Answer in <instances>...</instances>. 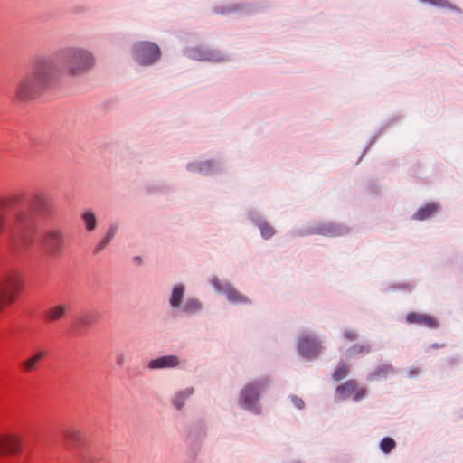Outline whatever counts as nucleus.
<instances>
[{
	"label": "nucleus",
	"mask_w": 463,
	"mask_h": 463,
	"mask_svg": "<svg viewBox=\"0 0 463 463\" xmlns=\"http://www.w3.org/2000/svg\"><path fill=\"white\" fill-rule=\"evenodd\" d=\"M185 294V286L183 283H176L171 288L169 297V305L172 310L175 312H182L187 317H192L200 314L203 311V305L202 301L196 297L186 298L184 305Z\"/></svg>",
	"instance_id": "20e7f679"
},
{
	"label": "nucleus",
	"mask_w": 463,
	"mask_h": 463,
	"mask_svg": "<svg viewBox=\"0 0 463 463\" xmlns=\"http://www.w3.org/2000/svg\"><path fill=\"white\" fill-rule=\"evenodd\" d=\"M248 216L249 219L259 227L263 239L268 240L275 234V229L261 216L259 212L251 210L249 212Z\"/></svg>",
	"instance_id": "2eb2a0df"
},
{
	"label": "nucleus",
	"mask_w": 463,
	"mask_h": 463,
	"mask_svg": "<svg viewBox=\"0 0 463 463\" xmlns=\"http://www.w3.org/2000/svg\"><path fill=\"white\" fill-rule=\"evenodd\" d=\"M63 438L68 442H72L77 439V433L73 430H66L63 434Z\"/></svg>",
	"instance_id": "c756f323"
},
{
	"label": "nucleus",
	"mask_w": 463,
	"mask_h": 463,
	"mask_svg": "<svg viewBox=\"0 0 463 463\" xmlns=\"http://www.w3.org/2000/svg\"><path fill=\"white\" fill-rule=\"evenodd\" d=\"M348 374V366L345 363H340L336 371L333 374L335 381H340L345 378Z\"/></svg>",
	"instance_id": "c85d7f7f"
},
{
	"label": "nucleus",
	"mask_w": 463,
	"mask_h": 463,
	"mask_svg": "<svg viewBox=\"0 0 463 463\" xmlns=\"http://www.w3.org/2000/svg\"><path fill=\"white\" fill-rule=\"evenodd\" d=\"M116 362L118 366H122L125 363V354L119 351L116 354Z\"/></svg>",
	"instance_id": "473e14b6"
},
{
	"label": "nucleus",
	"mask_w": 463,
	"mask_h": 463,
	"mask_svg": "<svg viewBox=\"0 0 463 463\" xmlns=\"http://www.w3.org/2000/svg\"><path fill=\"white\" fill-rule=\"evenodd\" d=\"M38 244L46 256L56 257L65 247V235L61 229H48L41 233Z\"/></svg>",
	"instance_id": "423d86ee"
},
{
	"label": "nucleus",
	"mask_w": 463,
	"mask_h": 463,
	"mask_svg": "<svg viewBox=\"0 0 463 463\" xmlns=\"http://www.w3.org/2000/svg\"><path fill=\"white\" fill-rule=\"evenodd\" d=\"M52 212V203L42 193L0 197V233L6 232L13 251L25 252L34 243L39 218L50 216Z\"/></svg>",
	"instance_id": "f03ea898"
},
{
	"label": "nucleus",
	"mask_w": 463,
	"mask_h": 463,
	"mask_svg": "<svg viewBox=\"0 0 463 463\" xmlns=\"http://www.w3.org/2000/svg\"><path fill=\"white\" fill-rule=\"evenodd\" d=\"M181 366L179 356L175 354L163 355L148 362L147 367L150 370L175 369Z\"/></svg>",
	"instance_id": "4468645a"
},
{
	"label": "nucleus",
	"mask_w": 463,
	"mask_h": 463,
	"mask_svg": "<svg viewBox=\"0 0 463 463\" xmlns=\"http://www.w3.org/2000/svg\"><path fill=\"white\" fill-rule=\"evenodd\" d=\"M266 7L263 2H237L216 5L213 12L217 14L252 15L262 12Z\"/></svg>",
	"instance_id": "0eeeda50"
},
{
	"label": "nucleus",
	"mask_w": 463,
	"mask_h": 463,
	"mask_svg": "<svg viewBox=\"0 0 463 463\" xmlns=\"http://www.w3.org/2000/svg\"><path fill=\"white\" fill-rule=\"evenodd\" d=\"M118 231V223H111L107 232L105 236L100 240V241L95 246L94 253L99 254L102 250L106 249V247L110 243V241L113 240L115 235L117 234Z\"/></svg>",
	"instance_id": "a211bd4d"
},
{
	"label": "nucleus",
	"mask_w": 463,
	"mask_h": 463,
	"mask_svg": "<svg viewBox=\"0 0 463 463\" xmlns=\"http://www.w3.org/2000/svg\"><path fill=\"white\" fill-rule=\"evenodd\" d=\"M291 401H292V403L298 408V409H302L304 408V401L301 399V398H298V396H291Z\"/></svg>",
	"instance_id": "2f4dec72"
},
{
	"label": "nucleus",
	"mask_w": 463,
	"mask_h": 463,
	"mask_svg": "<svg viewBox=\"0 0 463 463\" xmlns=\"http://www.w3.org/2000/svg\"><path fill=\"white\" fill-rule=\"evenodd\" d=\"M195 390L194 387H185L176 391L171 397V404L177 411H182L186 402L194 395Z\"/></svg>",
	"instance_id": "dca6fc26"
},
{
	"label": "nucleus",
	"mask_w": 463,
	"mask_h": 463,
	"mask_svg": "<svg viewBox=\"0 0 463 463\" xmlns=\"http://www.w3.org/2000/svg\"><path fill=\"white\" fill-rule=\"evenodd\" d=\"M393 373H394V369L392 368V366H391L389 364H383L377 370H375L373 373H370L369 376L367 377V379L370 381L378 380L381 378H385L389 374H392Z\"/></svg>",
	"instance_id": "5701e85b"
},
{
	"label": "nucleus",
	"mask_w": 463,
	"mask_h": 463,
	"mask_svg": "<svg viewBox=\"0 0 463 463\" xmlns=\"http://www.w3.org/2000/svg\"><path fill=\"white\" fill-rule=\"evenodd\" d=\"M269 383L270 379L268 376L258 377L247 382L239 393V406L255 415H260L262 411L260 397Z\"/></svg>",
	"instance_id": "7ed1b4c3"
},
{
	"label": "nucleus",
	"mask_w": 463,
	"mask_h": 463,
	"mask_svg": "<svg viewBox=\"0 0 463 463\" xmlns=\"http://www.w3.org/2000/svg\"><path fill=\"white\" fill-rule=\"evenodd\" d=\"M134 262L137 263V264H141L142 263V258L140 256H136L134 258Z\"/></svg>",
	"instance_id": "72a5a7b5"
},
{
	"label": "nucleus",
	"mask_w": 463,
	"mask_h": 463,
	"mask_svg": "<svg viewBox=\"0 0 463 463\" xmlns=\"http://www.w3.org/2000/svg\"><path fill=\"white\" fill-rule=\"evenodd\" d=\"M371 347L368 344L355 345L348 349L347 356L354 357L356 355H364L369 354Z\"/></svg>",
	"instance_id": "a878e982"
},
{
	"label": "nucleus",
	"mask_w": 463,
	"mask_h": 463,
	"mask_svg": "<svg viewBox=\"0 0 463 463\" xmlns=\"http://www.w3.org/2000/svg\"><path fill=\"white\" fill-rule=\"evenodd\" d=\"M205 436V425L203 421L198 420L194 422L188 430V439L192 442H197L203 439Z\"/></svg>",
	"instance_id": "aec40b11"
},
{
	"label": "nucleus",
	"mask_w": 463,
	"mask_h": 463,
	"mask_svg": "<svg viewBox=\"0 0 463 463\" xmlns=\"http://www.w3.org/2000/svg\"><path fill=\"white\" fill-rule=\"evenodd\" d=\"M439 209V205L436 203H429L425 207L420 208L414 214V218L417 220H425L431 217L434 213Z\"/></svg>",
	"instance_id": "4be33fe9"
},
{
	"label": "nucleus",
	"mask_w": 463,
	"mask_h": 463,
	"mask_svg": "<svg viewBox=\"0 0 463 463\" xmlns=\"http://www.w3.org/2000/svg\"><path fill=\"white\" fill-rule=\"evenodd\" d=\"M21 449V441L17 437L5 436L0 438V456L14 454Z\"/></svg>",
	"instance_id": "f3484780"
},
{
	"label": "nucleus",
	"mask_w": 463,
	"mask_h": 463,
	"mask_svg": "<svg viewBox=\"0 0 463 463\" xmlns=\"http://www.w3.org/2000/svg\"><path fill=\"white\" fill-rule=\"evenodd\" d=\"M400 288H408L409 290L411 289V288L409 285H402Z\"/></svg>",
	"instance_id": "e433bc0d"
},
{
	"label": "nucleus",
	"mask_w": 463,
	"mask_h": 463,
	"mask_svg": "<svg viewBox=\"0 0 463 463\" xmlns=\"http://www.w3.org/2000/svg\"><path fill=\"white\" fill-rule=\"evenodd\" d=\"M183 52L185 57L198 61L224 63L232 60L227 52L207 45L188 46Z\"/></svg>",
	"instance_id": "39448f33"
},
{
	"label": "nucleus",
	"mask_w": 463,
	"mask_h": 463,
	"mask_svg": "<svg viewBox=\"0 0 463 463\" xmlns=\"http://www.w3.org/2000/svg\"><path fill=\"white\" fill-rule=\"evenodd\" d=\"M133 58L137 63L142 66H151L159 61L161 50L152 42L141 41L134 43L132 47Z\"/></svg>",
	"instance_id": "6e6552de"
},
{
	"label": "nucleus",
	"mask_w": 463,
	"mask_h": 463,
	"mask_svg": "<svg viewBox=\"0 0 463 463\" xmlns=\"http://www.w3.org/2000/svg\"><path fill=\"white\" fill-rule=\"evenodd\" d=\"M81 219L88 232H93L97 227V218L91 210H86L81 214Z\"/></svg>",
	"instance_id": "b1692460"
},
{
	"label": "nucleus",
	"mask_w": 463,
	"mask_h": 463,
	"mask_svg": "<svg viewBox=\"0 0 463 463\" xmlns=\"http://www.w3.org/2000/svg\"><path fill=\"white\" fill-rule=\"evenodd\" d=\"M395 445L396 443L393 439L386 437L381 440L380 448L383 452L390 453L394 449Z\"/></svg>",
	"instance_id": "cd10ccee"
},
{
	"label": "nucleus",
	"mask_w": 463,
	"mask_h": 463,
	"mask_svg": "<svg viewBox=\"0 0 463 463\" xmlns=\"http://www.w3.org/2000/svg\"><path fill=\"white\" fill-rule=\"evenodd\" d=\"M45 355V352L43 351H38L36 354H34L33 356L28 358L27 360L24 361L22 363V367L24 370L30 372L36 368L37 363L43 359Z\"/></svg>",
	"instance_id": "393cba45"
},
{
	"label": "nucleus",
	"mask_w": 463,
	"mask_h": 463,
	"mask_svg": "<svg viewBox=\"0 0 463 463\" xmlns=\"http://www.w3.org/2000/svg\"><path fill=\"white\" fill-rule=\"evenodd\" d=\"M67 312V307L65 305H56L49 309H47L44 313V318L50 322L57 321L62 318Z\"/></svg>",
	"instance_id": "412c9836"
},
{
	"label": "nucleus",
	"mask_w": 463,
	"mask_h": 463,
	"mask_svg": "<svg viewBox=\"0 0 463 463\" xmlns=\"http://www.w3.org/2000/svg\"><path fill=\"white\" fill-rule=\"evenodd\" d=\"M91 320L87 316H81L76 318L72 325V330L75 335H80L83 327L90 325Z\"/></svg>",
	"instance_id": "bb28decb"
},
{
	"label": "nucleus",
	"mask_w": 463,
	"mask_h": 463,
	"mask_svg": "<svg viewBox=\"0 0 463 463\" xmlns=\"http://www.w3.org/2000/svg\"><path fill=\"white\" fill-rule=\"evenodd\" d=\"M376 138H377V136H375V137H373L372 138V140H371V141H370V143H369V146H371L373 144V142L376 140Z\"/></svg>",
	"instance_id": "c9c22d12"
},
{
	"label": "nucleus",
	"mask_w": 463,
	"mask_h": 463,
	"mask_svg": "<svg viewBox=\"0 0 463 463\" xmlns=\"http://www.w3.org/2000/svg\"><path fill=\"white\" fill-rule=\"evenodd\" d=\"M186 170L190 173H198L204 175H214L222 170V162L217 159L193 161L186 165Z\"/></svg>",
	"instance_id": "ddd939ff"
},
{
	"label": "nucleus",
	"mask_w": 463,
	"mask_h": 463,
	"mask_svg": "<svg viewBox=\"0 0 463 463\" xmlns=\"http://www.w3.org/2000/svg\"><path fill=\"white\" fill-rule=\"evenodd\" d=\"M57 59L38 57L31 69L14 87V97L30 101L54 89L62 76L78 79L90 72L96 65V56L86 47L70 44L60 48Z\"/></svg>",
	"instance_id": "f257e3e1"
},
{
	"label": "nucleus",
	"mask_w": 463,
	"mask_h": 463,
	"mask_svg": "<svg viewBox=\"0 0 463 463\" xmlns=\"http://www.w3.org/2000/svg\"><path fill=\"white\" fill-rule=\"evenodd\" d=\"M407 321L409 323H416L430 328L438 326V322L434 317L422 314L411 313L407 316Z\"/></svg>",
	"instance_id": "6ab92c4d"
},
{
	"label": "nucleus",
	"mask_w": 463,
	"mask_h": 463,
	"mask_svg": "<svg viewBox=\"0 0 463 463\" xmlns=\"http://www.w3.org/2000/svg\"><path fill=\"white\" fill-rule=\"evenodd\" d=\"M299 354L307 359H316L321 353L323 347L321 342L312 332H304L298 343Z\"/></svg>",
	"instance_id": "1a4fd4ad"
},
{
	"label": "nucleus",
	"mask_w": 463,
	"mask_h": 463,
	"mask_svg": "<svg viewBox=\"0 0 463 463\" xmlns=\"http://www.w3.org/2000/svg\"><path fill=\"white\" fill-rule=\"evenodd\" d=\"M344 335H345V338H346L347 340H350V341H354L358 337L357 333L353 330L345 331Z\"/></svg>",
	"instance_id": "7c9ffc66"
},
{
	"label": "nucleus",
	"mask_w": 463,
	"mask_h": 463,
	"mask_svg": "<svg viewBox=\"0 0 463 463\" xmlns=\"http://www.w3.org/2000/svg\"><path fill=\"white\" fill-rule=\"evenodd\" d=\"M211 283L215 288V290L219 293H222L226 296L228 300L232 303L238 304H250V301L249 298L239 292L233 285H232L228 281H220L217 277H213L211 279Z\"/></svg>",
	"instance_id": "9b49d317"
},
{
	"label": "nucleus",
	"mask_w": 463,
	"mask_h": 463,
	"mask_svg": "<svg viewBox=\"0 0 463 463\" xmlns=\"http://www.w3.org/2000/svg\"><path fill=\"white\" fill-rule=\"evenodd\" d=\"M433 347H434V348H438V347H439V345H433Z\"/></svg>",
	"instance_id": "4c0bfd02"
},
{
	"label": "nucleus",
	"mask_w": 463,
	"mask_h": 463,
	"mask_svg": "<svg viewBox=\"0 0 463 463\" xmlns=\"http://www.w3.org/2000/svg\"><path fill=\"white\" fill-rule=\"evenodd\" d=\"M349 228L346 225L335 222H322L298 232V235L321 234L324 236H341L347 234Z\"/></svg>",
	"instance_id": "9d476101"
},
{
	"label": "nucleus",
	"mask_w": 463,
	"mask_h": 463,
	"mask_svg": "<svg viewBox=\"0 0 463 463\" xmlns=\"http://www.w3.org/2000/svg\"><path fill=\"white\" fill-rule=\"evenodd\" d=\"M367 395L365 388L357 389L356 382L349 380L345 383L339 385L335 392V401L341 402L349 397H353L354 402H359Z\"/></svg>",
	"instance_id": "f8f14e48"
},
{
	"label": "nucleus",
	"mask_w": 463,
	"mask_h": 463,
	"mask_svg": "<svg viewBox=\"0 0 463 463\" xmlns=\"http://www.w3.org/2000/svg\"><path fill=\"white\" fill-rule=\"evenodd\" d=\"M417 374H418V371H417V369L411 370V371L410 372V376H415V375H417Z\"/></svg>",
	"instance_id": "f704fd0d"
}]
</instances>
